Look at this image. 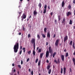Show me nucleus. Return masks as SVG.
Returning a JSON list of instances; mask_svg holds the SVG:
<instances>
[{
  "label": "nucleus",
  "instance_id": "27",
  "mask_svg": "<svg viewBox=\"0 0 75 75\" xmlns=\"http://www.w3.org/2000/svg\"><path fill=\"white\" fill-rule=\"evenodd\" d=\"M73 47L74 48V50L75 49V45H74V42L73 43Z\"/></svg>",
  "mask_w": 75,
  "mask_h": 75
},
{
  "label": "nucleus",
  "instance_id": "40",
  "mask_svg": "<svg viewBox=\"0 0 75 75\" xmlns=\"http://www.w3.org/2000/svg\"><path fill=\"white\" fill-rule=\"evenodd\" d=\"M44 8L45 9H46V8H47V5H45L44 6Z\"/></svg>",
  "mask_w": 75,
  "mask_h": 75
},
{
  "label": "nucleus",
  "instance_id": "7",
  "mask_svg": "<svg viewBox=\"0 0 75 75\" xmlns=\"http://www.w3.org/2000/svg\"><path fill=\"white\" fill-rule=\"evenodd\" d=\"M66 40H68V36H65L64 38V42H65Z\"/></svg>",
  "mask_w": 75,
  "mask_h": 75
},
{
  "label": "nucleus",
  "instance_id": "3",
  "mask_svg": "<svg viewBox=\"0 0 75 75\" xmlns=\"http://www.w3.org/2000/svg\"><path fill=\"white\" fill-rule=\"evenodd\" d=\"M59 40V39H57V40L56 41V42L55 43L56 46H58V45Z\"/></svg>",
  "mask_w": 75,
  "mask_h": 75
},
{
  "label": "nucleus",
  "instance_id": "54",
  "mask_svg": "<svg viewBox=\"0 0 75 75\" xmlns=\"http://www.w3.org/2000/svg\"><path fill=\"white\" fill-rule=\"evenodd\" d=\"M73 55H75V51L73 53Z\"/></svg>",
  "mask_w": 75,
  "mask_h": 75
},
{
  "label": "nucleus",
  "instance_id": "6",
  "mask_svg": "<svg viewBox=\"0 0 75 75\" xmlns=\"http://www.w3.org/2000/svg\"><path fill=\"white\" fill-rule=\"evenodd\" d=\"M61 58H62V61H64V60H65V57H64V55H61Z\"/></svg>",
  "mask_w": 75,
  "mask_h": 75
},
{
  "label": "nucleus",
  "instance_id": "49",
  "mask_svg": "<svg viewBox=\"0 0 75 75\" xmlns=\"http://www.w3.org/2000/svg\"><path fill=\"white\" fill-rule=\"evenodd\" d=\"M12 66L13 67H14V63H13L12 64Z\"/></svg>",
  "mask_w": 75,
  "mask_h": 75
},
{
  "label": "nucleus",
  "instance_id": "57",
  "mask_svg": "<svg viewBox=\"0 0 75 75\" xmlns=\"http://www.w3.org/2000/svg\"><path fill=\"white\" fill-rule=\"evenodd\" d=\"M61 71H63V69H62V68H61Z\"/></svg>",
  "mask_w": 75,
  "mask_h": 75
},
{
  "label": "nucleus",
  "instance_id": "20",
  "mask_svg": "<svg viewBox=\"0 0 75 75\" xmlns=\"http://www.w3.org/2000/svg\"><path fill=\"white\" fill-rule=\"evenodd\" d=\"M65 22V18H64L63 19V21H62V23H64Z\"/></svg>",
  "mask_w": 75,
  "mask_h": 75
},
{
  "label": "nucleus",
  "instance_id": "61",
  "mask_svg": "<svg viewBox=\"0 0 75 75\" xmlns=\"http://www.w3.org/2000/svg\"><path fill=\"white\" fill-rule=\"evenodd\" d=\"M23 30L24 31H25V28H24V26L23 27Z\"/></svg>",
  "mask_w": 75,
  "mask_h": 75
},
{
  "label": "nucleus",
  "instance_id": "36",
  "mask_svg": "<svg viewBox=\"0 0 75 75\" xmlns=\"http://www.w3.org/2000/svg\"><path fill=\"white\" fill-rule=\"evenodd\" d=\"M18 68H20V69H21V65H18Z\"/></svg>",
  "mask_w": 75,
  "mask_h": 75
},
{
  "label": "nucleus",
  "instance_id": "46",
  "mask_svg": "<svg viewBox=\"0 0 75 75\" xmlns=\"http://www.w3.org/2000/svg\"><path fill=\"white\" fill-rule=\"evenodd\" d=\"M73 3L75 4V0H73Z\"/></svg>",
  "mask_w": 75,
  "mask_h": 75
},
{
  "label": "nucleus",
  "instance_id": "51",
  "mask_svg": "<svg viewBox=\"0 0 75 75\" xmlns=\"http://www.w3.org/2000/svg\"><path fill=\"white\" fill-rule=\"evenodd\" d=\"M64 52H67V50L66 49H65L64 50Z\"/></svg>",
  "mask_w": 75,
  "mask_h": 75
},
{
  "label": "nucleus",
  "instance_id": "50",
  "mask_svg": "<svg viewBox=\"0 0 75 75\" xmlns=\"http://www.w3.org/2000/svg\"><path fill=\"white\" fill-rule=\"evenodd\" d=\"M48 8H49V9H50V6H48Z\"/></svg>",
  "mask_w": 75,
  "mask_h": 75
},
{
  "label": "nucleus",
  "instance_id": "16",
  "mask_svg": "<svg viewBox=\"0 0 75 75\" xmlns=\"http://www.w3.org/2000/svg\"><path fill=\"white\" fill-rule=\"evenodd\" d=\"M37 37L38 40H40V35L38 34L37 35Z\"/></svg>",
  "mask_w": 75,
  "mask_h": 75
},
{
  "label": "nucleus",
  "instance_id": "37",
  "mask_svg": "<svg viewBox=\"0 0 75 75\" xmlns=\"http://www.w3.org/2000/svg\"><path fill=\"white\" fill-rule=\"evenodd\" d=\"M21 53H22V50H21L19 53V54L21 55Z\"/></svg>",
  "mask_w": 75,
  "mask_h": 75
},
{
  "label": "nucleus",
  "instance_id": "55",
  "mask_svg": "<svg viewBox=\"0 0 75 75\" xmlns=\"http://www.w3.org/2000/svg\"><path fill=\"white\" fill-rule=\"evenodd\" d=\"M55 34H54L53 36V38H55Z\"/></svg>",
  "mask_w": 75,
  "mask_h": 75
},
{
  "label": "nucleus",
  "instance_id": "26",
  "mask_svg": "<svg viewBox=\"0 0 75 75\" xmlns=\"http://www.w3.org/2000/svg\"><path fill=\"white\" fill-rule=\"evenodd\" d=\"M43 13L45 14L46 13V9H44L43 10Z\"/></svg>",
  "mask_w": 75,
  "mask_h": 75
},
{
  "label": "nucleus",
  "instance_id": "44",
  "mask_svg": "<svg viewBox=\"0 0 75 75\" xmlns=\"http://www.w3.org/2000/svg\"><path fill=\"white\" fill-rule=\"evenodd\" d=\"M33 71H31V74L32 75H33Z\"/></svg>",
  "mask_w": 75,
  "mask_h": 75
},
{
  "label": "nucleus",
  "instance_id": "13",
  "mask_svg": "<svg viewBox=\"0 0 75 75\" xmlns=\"http://www.w3.org/2000/svg\"><path fill=\"white\" fill-rule=\"evenodd\" d=\"M47 37L50 38V33L49 32H48L47 33Z\"/></svg>",
  "mask_w": 75,
  "mask_h": 75
},
{
  "label": "nucleus",
  "instance_id": "52",
  "mask_svg": "<svg viewBox=\"0 0 75 75\" xmlns=\"http://www.w3.org/2000/svg\"><path fill=\"white\" fill-rule=\"evenodd\" d=\"M20 50H22V46H20Z\"/></svg>",
  "mask_w": 75,
  "mask_h": 75
},
{
  "label": "nucleus",
  "instance_id": "1",
  "mask_svg": "<svg viewBox=\"0 0 75 75\" xmlns=\"http://www.w3.org/2000/svg\"><path fill=\"white\" fill-rule=\"evenodd\" d=\"M19 48V44L18 43V42H16L15 44L14 45L13 47L14 52H15V53L17 52V51H18V50Z\"/></svg>",
  "mask_w": 75,
  "mask_h": 75
},
{
  "label": "nucleus",
  "instance_id": "42",
  "mask_svg": "<svg viewBox=\"0 0 75 75\" xmlns=\"http://www.w3.org/2000/svg\"><path fill=\"white\" fill-rule=\"evenodd\" d=\"M54 62H56V64H57V60H54Z\"/></svg>",
  "mask_w": 75,
  "mask_h": 75
},
{
  "label": "nucleus",
  "instance_id": "28",
  "mask_svg": "<svg viewBox=\"0 0 75 75\" xmlns=\"http://www.w3.org/2000/svg\"><path fill=\"white\" fill-rule=\"evenodd\" d=\"M69 45H72V41H70L69 43Z\"/></svg>",
  "mask_w": 75,
  "mask_h": 75
},
{
  "label": "nucleus",
  "instance_id": "11",
  "mask_svg": "<svg viewBox=\"0 0 75 75\" xmlns=\"http://www.w3.org/2000/svg\"><path fill=\"white\" fill-rule=\"evenodd\" d=\"M67 17H68V16H69V15H71V13L69 11L67 13Z\"/></svg>",
  "mask_w": 75,
  "mask_h": 75
},
{
  "label": "nucleus",
  "instance_id": "10",
  "mask_svg": "<svg viewBox=\"0 0 75 75\" xmlns=\"http://www.w3.org/2000/svg\"><path fill=\"white\" fill-rule=\"evenodd\" d=\"M44 55V53L43 52L42 53H40V59L42 58V56Z\"/></svg>",
  "mask_w": 75,
  "mask_h": 75
},
{
  "label": "nucleus",
  "instance_id": "43",
  "mask_svg": "<svg viewBox=\"0 0 75 75\" xmlns=\"http://www.w3.org/2000/svg\"><path fill=\"white\" fill-rule=\"evenodd\" d=\"M30 61V58H28L27 59V62H28V61Z\"/></svg>",
  "mask_w": 75,
  "mask_h": 75
},
{
  "label": "nucleus",
  "instance_id": "23",
  "mask_svg": "<svg viewBox=\"0 0 75 75\" xmlns=\"http://www.w3.org/2000/svg\"><path fill=\"white\" fill-rule=\"evenodd\" d=\"M61 16H58V18L59 21L61 20Z\"/></svg>",
  "mask_w": 75,
  "mask_h": 75
},
{
  "label": "nucleus",
  "instance_id": "33",
  "mask_svg": "<svg viewBox=\"0 0 75 75\" xmlns=\"http://www.w3.org/2000/svg\"><path fill=\"white\" fill-rule=\"evenodd\" d=\"M38 59L37 58L35 61V63H37V62H38Z\"/></svg>",
  "mask_w": 75,
  "mask_h": 75
},
{
  "label": "nucleus",
  "instance_id": "32",
  "mask_svg": "<svg viewBox=\"0 0 75 75\" xmlns=\"http://www.w3.org/2000/svg\"><path fill=\"white\" fill-rule=\"evenodd\" d=\"M50 68V66L49 65L47 67V69L48 70V69H49Z\"/></svg>",
  "mask_w": 75,
  "mask_h": 75
},
{
  "label": "nucleus",
  "instance_id": "18",
  "mask_svg": "<svg viewBox=\"0 0 75 75\" xmlns=\"http://www.w3.org/2000/svg\"><path fill=\"white\" fill-rule=\"evenodd\" d=\"M47 28L45 27L44 29V31L45 33H47Z\"/></svg>",
  "mask_w": 75,
  "mask_h": 75
},
{
  "label": "nucleus",
  "instance_id": "19",
  "mask_svg": "<svg viewBox=\"0 0 75 75\" xmlns=\"http://www.w3.org/2000/svg\"><path fill=\"white\" fill-rule=\"evenodd\" d=\"M64 6V1H63L62 3V7H63Z\"/></svg>",
  "mask_w": 75,
  "mask_h": 75
},
{
  "label": "nucleus",
  "instance_id": "9",
  "mask_svg": "<svg viewBox=\"0 0 75 75\" xmlns=\"http://www.w3.org/2000/svg\"><path fill=\"white\" fill-rule=\"evenodd\" d=\"M38 13L36 11V10H35L33 12V15L34 16H37V14Z\"/></svg>",
  "mask_w": 75,
  "mask_h": 75
},
{
  "label": "nucleus",
  "instance_id": "35",
  "mask_svg": "<svg viewBox=\"0 0 75 75\" xmlns=\"http://www.w3.org/2000/svg\"><path fill=\"white\" fill-rule=\"evenodd\" d=\"M28 38H30V37H31V34H29L28 35Z\"/></svg>",
  "mask_w": 75,
  "mask_h": 75
},
{
  "label": "nucleus",
  "instance_id": "25",
  "mask_svg": "<svg viewBox=\"0 0 75 75\" xmlns=\"http://www.w3.org/2000/svg\"><path fill=\"white\" fill-rule=\"evenodd\" d=\"M33 55H35V52L34 50H33Z\"/></svg>",
  "mask_w": 75,
  "mask_h": 75
},
{
  "label": "nucleus",
  "instance_id": "29",
  "mask_svg": "<svg viewBox=\"0 0 75 75\" xmlns=\"http://www.w3.org/2000/svg\"><path fill=\"white\" fill-rule=\"evenodd\" d=\"M42 36L43 38H45V35L44 34H42Z\"/></svg>",
  "mask_w": 75,
  "mask_h": 75
},
{
  "label": "nucleus",
  "instance_id": "64",
  "mask_svg": "<svg viewBox=\"0 0 75 75\" xmlns=\"http://www.w3.org/2000/svg\"><path fill=\"white\" fill-rule=\"evenodd\" d=\"M73 28L74 29H75V26H73Z\"/></svg>",
  "mask_w": 75,
  "mask_h": 75
},
{
  "label": "nucleus",
  "instance_id": "5",
  "mask_svg": "<svg viewBox=\"0 0 75 75\" xmlns=\"http://www.w3.org/2000/svg\"><path fill=\"white\" fill-rule=\"evenodd\" d=\"M49 56V51H47L46 53V58H48Z\"/></svg>",
  "mask_w": 75,
  "mask_h": 75
},
{
  "label": "nucleus",
  "instance_id": "62",
  "mask_svg": "<svg viewBox=\"0 0 75 75\" xmlns=\"http://www.w3.org/2000/svg\"><path fill=\"white\" fill-rule=\"evenodd\" d=\"M39 49V47H37V50H38Z\"/></svg>",
  "mask_w": 75,
  "mask_h": 75
},
{
  "label": "nucleus",
  "instance_id": "2",
  "mask_svg": "<svg viewBox=\"0 0 75 75\" xmlns=\"http://www.w3.org/2000/svg\"><path fill=\"white\" fill-rule=\"evenodd\" d=\"M30 42H31L33 44V51H35V39L34 38H32Z\"/></svg>",
  "mask_w": 75,
  "mask_h": 75
},
{
  "label": "nucleus",
  "instance_id": "34",
  "mask_svg": "<svg viewBox=\"0 0 75 75\" xmlns=\"http://www.w3.org/2000/svg\"><path fill=\"white\" fill-rule=\"evenodd\" d=\"M68 53L67 52L66 53L65 57H68Z\"/></svg>",
  "mask_w": 75,
  "mask_h": 75
},
{
  "label": "nucleus",
  "instance_id": "22",
  "mask_svg": "<svg viewBox=\"0 0 75 75\" xmlns=\"http://www.w3.org/2000/svg\"><path fill=\"white\" fill-rule=\"evenodd\" d=\"M40 64H41V60H40L38 63V66H40Z\"/></svg>",
  "mask_w": 75,
  "mask_h": 75
},
{
  "label": "nucleus",
  "instance_id": "58",
  "mask_svg": "<svg viewBox=\"0 0 75 75\" xmlns=\"http://www.w3.org/2000/svg\"><path fill=\"white\" fill-rule=\"evenodd\" d=\"M18 34H19V35H21V33H19Z\"/></svg>",
  "mask_w": 75,
  "mask_h": 75
},
{
  "label": "nucleus",
  "instance_id": "60",
  "mask_svg": "<svg viewBox=\"0 0 75 75\" xmlns=\"http://www.w3.org/2000/svg\"><path fill=\"white\" fill-rule=\"evenodd\" d=\"M23 19H24V18H21V21H23Z\"/></svg>",
  "mask_w": 75,
  "mask_h": 75
},
{
  "label": "nucleus",
  "instance_id": "53",
  "mask_svg": "<svg viewBox=\"0 0 75 75\" xmlns=\"http://www.w3.org/2000/svg\"><path fill=\"white\" fill-rule=\"evenodd\" d=\"M53 13V12H51L50 13V14L51 15V16H52V14Z\"/></svg>",
  "mask_w": 75,
  "mask_h": 75
},
{
  "label": "nucleus",
  "instance_id": "30",
  "mask_svg": "<svg viewBox=\"0 0 75 75\" xmlns=\"http://www.w3.org/2000/svg\"><path fill=\"white\" fill-rule=\"evenodd\" d=\"M72 24V21L70 20L69 22V24Z\"/></svg>",
  "mask_w": 75,
  "mask_h": 75
},
{
  "label": "nucleus",
  "instance_id": "45",
  "mask_svg": "<svg viewBox=\"0 0 75 75\" xmlns=\"http://www.w3.org/2000/svg\"><path fill=\"white\" fill-rule=\"evenodd\" d=\"M21 65H22L23 64V60H21Z\"/></svg>",
  "mask_w": 75,
  "mask_h": 75
},
{
  "label": "nucleus",
  "instance_id": "48",
  "mask_svg": "<svg viewBox=\"0 0 75 75\" xmlns=\"http://www.w3.org/2000/svg\"><path fill=\"white\" fill-rule=\"evenodd\" d=\"M47 63H49V61H48V60H47Z\"/></svg>",
  "mask_w": 75,
  "mask_h": 75
},
{
  "label": "nucleus",
  "instance_id": "38",
  "mask_svg": "<svg viewBox=\"0 0 75 75\" xmlns=\"http://www.w3.org/2000/svg\"><path fill=\"white\" fill-rule=\"evenodd\" d=\"M68 8L69 9H71V6L70 5H69L68 6Z\"/></svg>",
  "mask_w": 75,
  "mask_h": 75
},
{
  "label": "nucleus",
  "instance_id": "21",
  "mask_svg": "<svg viewBox=\"0 0 75 75\" xmlns=\"http://www.w3.org/2000/svg\"><path fill=\"white\" fill-rule=\"evenodd\" d=\"M18 13H19V17H20L21 16V14H22V12H18Z\"/></svg>",
  "mask_w": 75,
  "mask_h": 75
},
{
  "label": "nucleus",
  "instance_id": "4",
  "mask_svg": "<svg viewBox=\"0 0 75 75\" xmlns=\"http://www.w3.org/2000/svg\"><path fill=\"white\" fill-rule=\"evenodd\" d=\"M49 50L50 54H52V48H51V46L49 47Z\"/></svg>",
  "mask_w": 75,
  "mask_h": 75
},
{
  "label": "nucleus",
  "instance_id": "41",
  "mask_svg": "<svg viewBox=\"0 0 75 75\" xmlns=\"http://www.w3.org/2000/svg\"><path fill=\"white\" fill-rule=\"evenodd\" d=\"M28 54H29V55L31 53V50L29 51V52H28Z\"/></svg>",
  "mask_w": 75,
  "mask_h": 75
},
{
  "label": "nucleus",
  "instance_id": "12",
  "mask_svg": "<svg viewBox=\"0 0 75 75\" xmlns=\"http://www.w3.org/2000/svg\"><path fill=\"white\" fill-rule=\"evenodd\" d=\"M63 71H64V74H65L66 73V68L65 67H64L63 68Z\"/></svg>",
  "mask_w": 75,
  "mask_h": 75
},
{
  "label": "nucleus",
  "instance_id": "14",
  "mask_svg": "<svg viewBox=\"0 0 75 75\" xmlns=\"http://www.w3.org/2000/svg\"><path fill=\"white\" fill-rule=\"evenodd\" d=\"M38 6L40 8H40H41V6H42V5L41 4V3H39Z\"/></svg>",
  "mask_w": 75,
  "mask_h": 75
},
{
  "label": "nucleus",
  "instance_id": "63",
  "mask_svg": "<svg viewBox=\"0 0 75 75\" xmlns=\"http://www.w3.org/2000/svg\"><path fill=\"white\" fill-rule=\"evenodd\" d=\"M31 16L30 15L29 18V19L31 18Z\"/></svg>",
  "mask_w": 75,
  "mask_h": 75
},
{
  "label": "nucleus",
  "instance_id": "31",
  "mask_svg": "<svg viewBox=\"0 0 75 75\" xmlns=\"http://www.w3.org/2000/svg\"><path fill=\"white\" fill-rule=\"evenodd\" d=\"M54 23H55V24H57V20L55 19L54 21Z\"/></svg>",
  "mask_w": 75,
  "mask_h": 75
},
{
  "label": "nucleus",
  "instance_id": "24",
  "mask_svg": "<svg viewBox=\"0 0 75 75\" xmlns=\"http://www.w3.org/2000/svg\"><path fill=\"white\" fill-rule=\"evenodd\" d=\"M48 74H51V69H50L48 71Z\"/></svg>",
  "mask_w": 75,
  "mask_h": 75
},
{
  "label": "nucleus",
  "instance_id": "8",
  "mask_svg": "<svg viewBox=\"0 0 75 75\" xmlns=\"http://www.w3.org/2000/svg\"><path fill=\"white\" fill-rule=\"evenodd\" d=\"M26 16L25 13H23L22 15V18H23V19L26 18Z\"/></svg>",
  "mask_w": 75,
  "mask_h": 75
},
{
  "label": "nucleus",
  "instance_id": "17",
  "mask_svg": "<svg viewBox=\"0 0 75 75\" xmlns=\"http://www.w3.org/2000/svg\"><path fill=\"white\" fill-rule=\"evenodd\" d=\"M57 54V53H56V52H54L53 54V58H54V57H55V55H56V54Z\"/></svg>",
  "mask_w": 75,
  "mask_h": 75
},
{
  "label": "nucleus",
  "instance_id": "56",
  "mask_svg": "<svg viewBox=\"0 0 75 75\" xmlns=\"http://www.w3.org/2000/svg\"><path fill=\"white\" fill-rule=\"evenodd\" d=\"M28 71H29V72H31V69H29L28 70Z\"/></svg>",
  "mask_w": 75,
  "mask_h": 75
},
{
  "label": "nucleus",
  "instance_id": "59",
  "mask_svg": "<svg viewBox=\"0 0 75 75\" xmlns=\"http://www.w3.org/2000/svg\"><path fill=\"white\" fill-rule=\"evenodd\" d=\"M48 43L47 42L46 43V45H48Z\"/></svg>",
  "mask_w": 75,
  "mask_h": 75
},
{
  "label": "nucleus",
  "instance_id": "39",
  "mask_svg": "<svg viewBox=\"0 0 75 75\" xmlns=\"http://www.w3.org/2000/svg\"><path fill=\"white\" fill-rule=\"evenodd\" d=\"M41 52V49H39L38 50L39 52Z\"/></svg>",
  "mask_w": 75,
  "mask_h": 75
},
{
  "label": "nucleus",
  "instance_id": "47",
  "mask_svg": "<svg viewBox=\"0 0 75 75\" xmlns=\"http://www.w3.org/2000/svg\"><path fill=\"white\" fill-rule=\"evenodd\" d=\"M22 50H25V48L23 47Z\"/></svg>",
  "mask_w": 75,
  "mask_h": 75
},
{
  "label": "nucleus",
  "instance_id": "15",
  "mask_svg": "<svg viewBox=\"0 0 75 75\" xmlns=\"http://www.w3.org/2000/svg\"><path fill=\"white\" fill-rule=\"evenodd\" d=\"M61 61H60V59H57V64H60Z\"/></svg>",
  "mask_w": 75,
  "mask_h": 75
}]
</instances>
